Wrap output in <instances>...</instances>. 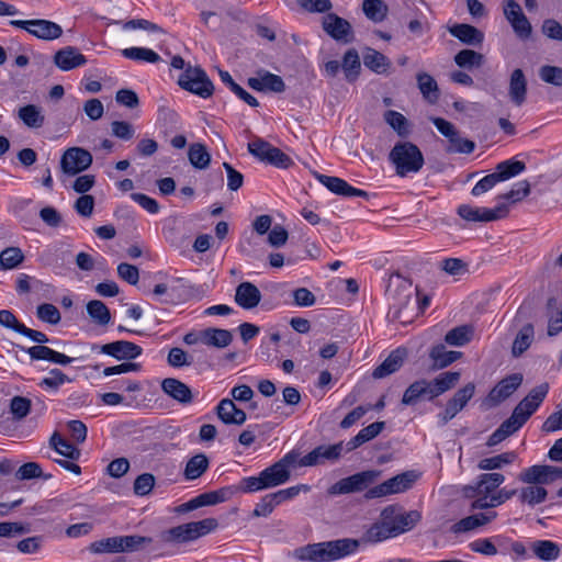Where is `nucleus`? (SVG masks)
Returning <instances> with one entry per match:
<instances>
[{
  "label": "nucleus",
  "instance_id": "f257e3e1",
  "mask_svg": "<svg viewBox=\"0 0 562 562\" xmlns=\"http://www.w3.org/2000/svg\"><path fill=\"white\" fill-rule=\"evenodd\" d=\"M359 544L351 538L308 543L290 551L289 557L301 562H333L355 553Z\"/></svg>",
  "mask_w": 562,
  "mask_h": 562
},
{
  "label": "nucleus",
  "instance_id": "f03ea898",
  "mask_svg": "<svg viewBox=\"0 0 562 562\" xmlns=\"http://www.w3.org/2000/svg\"><path fill=\"white\" fill-rule=\"evenodd\" d=\"M504 481L505 476L502 473H483L471 484L464 485L462 487L463 495L473 498L471 509H491L490 499L496 494Z\"/></svg>",
  "mask_w": 562,
  "mask_h": 562
},
{
  "label": "nucleus",
  "instance_id": "7ed1b4c3",
  "mask_svg": "<svg viewBox=\"0 0 562 562\" xmlns=\"http://www.w3.org/2000/svg\"><path fill=\"white\" fill-rule=\"evenodd\" d=\"M389 158L400 177L416 173L424 166V156L420 149L411 142L396 143L391 149Z\"/></svg>",
  "mask_w": 562,
  "mask_h": 562
},
{
  "label": "nucleus",
  "instance_id": "20e7f679",
  "mask_svg": "<svg viewBox=\"0 0 562 562\" xmlns=\"http://www.w3.org/2000/svg\"><path fill=\"white\" fill-rule=\"evenodd\" d=\"M248 151L260 161L277 168L288 169L293 165L289 155L262 138L257 137L248 143Z\"/></svg>",
  "mask_w": 562,
  "mask_h": 562
},
{
  "label": "nucleus",
  "instance_id": "39448f33",
  "mask_svg": "<svg viewBox=\"0 0 562 562\" xmlns=\"http://www.w3.org/2000/svg\"><path fill=\"white\" fill-rule=\"evenodd\" d=\"M381 519H385L395 537L412 530L422 519L418 510L403 512L398 505H389L381 512Z\"/></svg>",
  "mask_w": 562,
  "mask_h": 562
},
{
  "label": "nucleus",
  "instance_id": "423d86ee",
  "mask_svg": "<svg viewBox=\"0 0 562 562\" xmlns=\"http://www.w3.org/2000/svg\"><path fill=\"white\" fill-rule=\"evenodd\" d=\"M417 479L418 475L415 471L403 472L367 490L364 497L367 499H372L406 492L413 486Z\"/></svg>",
  "mask_w": 562,
  "mask_h": 562
},
{
  "label": "nucleus",
  "instance_id": "0eeeda50",
  "mask_svg": "<svg viewBox=\"0 0 562 562\" xmlns=\"http://www.w3.org/2000/svg\"><path fill=\"white\" fill-rule=\"evenodd\" d=\"M179 86L203 99L213 94L214 86L206 72L200 67L189 66L178 79Z\"/></svg>",
  "mask_w": 562,
  "mask_h": 562
},
{
  "label": "nucleus",
  "instance_id": "6e6552de",
  "mask_svg": "<svg viewBox=\"0 0 562 562\" xmlns=\"http://www.w3.org/2000/svg\"><path fill=\"white\" fill-rule=\"evenodd\" d=\"M381 472L376 470H367L344 477L333 484L328 492L331 495L350 494L367 490L380 476Z\"/></svg>",
  "mask_w": 562,
  "mask_h": 562
},
{
  "label": "nucleus",
  "instance_id": "1a4fd4ad",
  "mask_svg": "<svg viewBox=\"0 0 562 562\" xmlns=\"http://www.w3.org/2000/svg\"><path fill=\"white\" fill-rule=\"evenodd\" d=\"M10 24L25 30L31 35L43 41H53L60 37L63 34L61 26L49 20H12L10 21Z\"/></svg>",
  "mask_w": 562,
  "mask_h": 562
},
{
  "label": "nucleus",
  "instance_id": "9d476101",
  "mask_svg": "<svg viewBox=\"0 0 562 562\" xmlns=\"http://www.w3.org/2000/svg\"><path fill=\"white\" fill-rule=\"evenodd\" d=\"M503 13L520 40L530 37L532 26L516 0H503Z\"/></svg>",
  "mask_w": 562,
  "mask_h": 562
},
{
  "label": "nucleus",
  "instance_id": "9b49d317",
  "mask_svg": "<svg viewBox=\"0 0 562 562\" xmlns=\"http://www.w3.org/2000/svg\"><path fill=\"white\" fill-rule=\"evenodd\" d=\"M92 155L81 147H70L61 156V170L70 176L87 170L92 164Z\"/></svg>",
  "mask_w": 562,
  "mask_h": 562
},
{
  "label": "nucleus",
  "instance_id": "f8f14e48",
  "mask_svg": "<svg viewBox=\"0 0 562 562\" xmlns=\"http://www.w3.org/2000/svg\"><path fill=\"white\" fill-rule=\"evenodd\" d=\"M508 213V206L501 203L494 209L474 207L468 204H462L458 207V214L469 222H493L501 220Z\"/></svg>",
  "mask_w": 562,
  "mask_h": 562
},
{
  "label": "nucleus",
  "instance_id": "ddd939ff",
  "mask_svg": "<svg viewBox=\"0 0 562 562\" xmlns=\"http://www.w3.org/2000/svg\"><path fill=\"white\" fill-rule=\"evenodd\" d=\"M345 447L346 446L342 441L329 446H318L301 458L299 460V465L315 467L324 463L325 461H336L341 457Z\"/></svg>",
  "mask_w": 562,
  "mask_h": 562
},
{
  "label": "nucleus",
  "instance_id": "4468645a",
  "mask_svg": "<svg viewBox=\"0 0 562 562\" xmlns=\"http://www.w3.org/2000/svg\"><path fill=\"white\" fill-rule=\"evenodd\" d=\"M323 30L334 40L342 43H350L353 38L350 23L335 13H327L323 18Z\"/></svg>",
  "mask_w": 562,
  "mask_h": 562
},
{
  "label": "nucleus",
  "instance_id": "2eb2a0df",
  "mask_svg": "<svg viewBox=\"0 0 562 562\" xmlns=\"http://www.w3.org/2000/svg\"><path fill=\"white\" fill-rule=\"evenodd\" d=\"M102 353L114 358L117 361H130L138 358L143 348L135 342L128 340H115L104 344Z\"/></svg>",
  "mask_w": 562,
  "mask_h": 562
},
{
  "label": "nucleus",
  "instance_id": "dca6fc26",
  "mask_svg": "<svg viewBox=\"0 0 562 562\" xmlns=\"http://www.w3.org/2000/svg\"><path fill=\"white\" fill-rule=\"evenodd\" d=\"M522 374L513 373L502 379L488 393V401L498 405L507 400L522 383Z\"/></svg>",
  "mask_w": 562,
  "mask_h": 562
},
{
  "label": "nucleus",
  "instance_id": "f3484780",
  "mask_svg": "<svg viewBox=\"0 0 562 562\" xmlns=\"http://www.w3.org/2000/svg\"><path fill=\"white\" fill-rule=\"evenodd\" d=\"M53 61L61 71H69L85 66L88 60L78 48L74 46H65L55 53Z\"/></svg>",
  "mask_w": 562,
  "mask_h": 562
},
{
  "label": "nucleus",
  "instance_id": "a211bd4d",
  "mask_svg": "<svg viewBox=\"0 0 562 562\" xmlns=\"http://www.w3.org/2000/svg\"><path fill=\"white\" fill-rule=\"evenodd\" d=\"M248 86L256 91H271L281 93L285 90L283 79L267 70L258 71V77L248 79Z\"/></svg>",
  "mask_w": 562,
  "mask_h": 562
},
{
  "label": "nucleus",
  "instance_id": "6ab92c4d",
  "mask_svg": "<svg viewBox=\"0 0 562 562\" xmlns=\"http://www.w3.org/2000/svg\"><path fill=\"white\" fill-rule=\"evenodd\" d=\"M435 394L430 381L420 379L412 383L404 392L402 403L404 405H415L420 400L431 401Z\"/></svg>",
  "mask_w": 562,
  "mask_h": 562
},
{
  "label": "nucleus",
  "instance_id": "aec40b11",
  "mask_svg": "<svg viewBox=\"0 0 562 562\" xmlns=\"http://www.w3.org/2000/svg\"><path fill=\"white\" fill-rule=\"evenodd\" d=\"M261 301L260 290L251 282L245 281L237 285L235 291V302L245 310H252Z\"/></svg>",
  "mask_w": 562,
  "mask_h": 562
},
{
  "label": "nucleus",
  "instance_id": "412c9836",
  "mask_svg": "<svg viewBox=\"0 0 562 562\" xmlns=\"http://www.w3.org/2000/svg\"><path fill=\"white\" fill-rule=\"evenodd\" d=\"M22 350L29 353L31 360H46L60 366H67L74 361V358H70L43 345H37L30 348L22 347Z\"/></svg>",
  "mask_w": 562,
  "mask_h": 562
},
{
  "label": "nucleus",
  "instance_id": "4be33fe9",
  "mask_svg": "<svg viewBox=\"0 0 562 562\" xmlns=\"http://www.w3.org/2000/svg\"><path fill=\"white\" fill-rule=\"evenodd\" d=\"M161 390L175 401L189 404L193 400L191 389L176 378H167L161 382Z\"/></svg>",
  "mask_w": 562,
  "mask_h": 562
},
{
  "label": "nucleus",
  "instance_id": "5701e85b",
  "mask_svg": "<svg viewBox=\"0 0 562 562\" xmlns=\"http://www.w3.org/2000/svg\"><path fill=\"white\" fill-rule=\"evenodd\" d=\"M508 95L516 106H521L527 99V79L520 68L515 69L509 78Z\"/></svg>",
  "mask_w": 562,
  "mask_h": 562
},
{
  "label": "nucleus",
  "instance_id": "b1692460",
  "mask_svg": "<svg viewBox=\"0 0 562 562\" xmlns=\"http://www.w3.org/2000/svg\"><path fill=\"white\" fill-rule=\"evenodd\" d=\"M159 539L165 543L181 544L195 540L191 522L182 524L159 533Z\"/></svg>",
  "mask_w": 562,
  "mask_h": 562
},
{
  "label": "nucleus",
  "instance_id": "393cba45",
  "mask_svg": "<svg viewBox=\"0 0 562 562\" xmlns=\"http://www.w3.org/2000/svg\"><path fill=\"white\" fill-rule=\"evenodd\" d=\"M405 357H406L405 349L397 348V349L393 350L389 355V357L373 370L372 376L374 379H382V378H385V376L396 372L402 367Z\"/></svg>",
  "mask_w": 562,
  "mask_h": 562
},
{
  "label": "nucleus",
  "instance_id": "a878e982",
  "mask_svg": "<svg viewBox=\"0 0 562 562\" xmlns=\"http://www.w3.org/2000/svg\"><path fill=\"white\" fill-rule=\"evenodd\" d=\"M452 36L467 45H481L484 40V34L473 25L470 24H456L449 29Z\"/></svg>",
  "mask_w": 562,
  "mask_h": 562
},
{
  "label": "nucleus",
  "instance_id": "bb28decb",
  "mask_svg": "<svg viewBox=\"0 0 562 562\" xmlns=\"http://www.w3.org/2000/svg\"><path fill=\"white\" fill-rule=\"evenodd\" d=\"M384 422H374L369 426L362 428L353 438L346 443V451L350 452L363 443L374 439L384 429Z\"/></svg>",
  "mask_w": 562,
  "mask_h": 562
},
{
  "label": "nucleus",
  "instance_id": "cd10ccee",
  "mask_svg": "<svg viewBox=\"0 0 562 562\" xmlns=\"http://www.w3.org/2000/svg\"><path fill=\"white\" fill-rule=\"evenodd\" d=\"M235 494L234 486H225L217 491L202 493L194 497L196 508L212 506L228 501Z\"/></svg>",
  "mask_w": 562,
  "mask_h": 562
},
{
  "label": "nucleus",
  "instance_id": "c85d7f7f",
  "mask_svg": "<svg viewBox=\"0 0 562 562\" xmlns=\"http://www.w3.org/2000/svg\"><path fill=\"white\" fill-rule=\"evenodd\" d=\"M233 341V335L228 329L210 327L202 330V344L216 348H225Z\"/></svg>",
  "mask_w": 562,
  "mask_h": 562
},
{
  "label": "nucleus",
  "instance_id": "c756f323",
  "mask_svg": "<svg viewBox=\"0 0 562 562\" xmlns=\"http://www.w3.org/2000/svg\"><path fill=\"white\" fill-rule=\"evenodd\" d=\"M363 64L379 75L387 72L391 67V60L385 55L370 47L363 52Z\"/></svg>",
  "mask_w": 562,
  "mask_h": 562
},
{
  "label": "nucleus",
  "instance_id": "7c9ffc66",
  "mask_svg": "<svg viewBox=\"0 0 562 562\" xmlns=\"http://www.w3.org/2000/svg\"><path fill=\"white\" fill-rule=\"evenodd\" d=\"M535 557L541 561H554L560 555V547L551 540H535L530 543Z\"/></svg>",
  "mask_w": 562,
  "mask_h": 562
},
{
  "label": "nucleus",
  "instance_id": "2f4dec72",
  "mask_svg": "<svg viewBox=\"0 0 562 562\" xmlns=\"http://www.w3.org/2000/svg\"><path fill=\"white\" fill-rule=\"evenodd\" d=\"M261 475L265 480L267 488H272L286 483L290 480L291 471H286L278 462L262 470Z\"/></svg>",
  "mask_w": 562,
  "mask_h": 562
},
{
  "label": "nucleus",
  "instance_id": "473e14b6",
  "mask_svg": "<svg viewBox=\"0 0 562 562\" xmlns=\"http://www.w3.org/2000/svg\"><path fill=\"white\" fill-rule=\"evenodd\" d=\"M341 69L348 82H353L358 79L361 70V63L359 54L355 48H350L345 53Z\"/></svg>",
  "mask_w": 562,
  "mask_h": 562
},
{
  "label": "nucleus",
  "instance_id": "72a5a7b5",
  "mask_svg": "<svg viewBox=\"0 0 562 562\" xmlns=\"http://www.w3.org/2000/svg\"><path fill=\"white\" fill-rule=\"evenodd\" d=\"M462 356L460 351L447 350L443 345L434 346L430 349L429 357L434 361V367L437 369H442L454 361H457Z\"/></svg>",
  "mask_w": 562,
  "mask_h": 562
},
{
  "label": "nucleus",
  "instance_id": "f704fd0d",
  "mask_svg": "<svg viewBox=\"0 0 562 562\" xmlns=\"http://www.w3.org/2000/svg\"><path fill=\"white\" fill-rule=\"evenodd\" d=\"M209 459L204 453H198L190 458L184 468V479L192 481L199 479L209 469Z\"/></svg>",
  "mask_w": 562,
  "mask_h": 562
},
{
  "label": "nucleus",
  "instance_id": "c9c22d12",
  "mask_svg": "<svg viewBox=\"0 0 562 562\" xmlns=\"http://www.w3.org/2000/svg\"><path fill=\"white\" fill-rule=\"evenodd\" d=\"M395 537L385 519L373 524L362 536L363 542L376 543Z\"/></svg>",
  "mask_w": 562,
  "mask_h": 562
},
{
  "label": "nucleus",
  "instance_id": "e433bc0d",
  "mask_svg": "<svg viewBox=\"0 0 562 562\" xmlns=\"http://www.w3.org/2000/svg\"><path fill=\"white\" fill-rule=\"evenodd\" d=\"M460 376V372L447 371L440 373L434 380H430L435 397H438L445 392L451 390L459 382Z\"/></svg>",
  "mask_w": 562,
  "mask_h": 562
},
{
  "label": "nucleus",
  "instance_id": "4c0bfd02",
  "mask_svg": "<svg viewBox=\"0 0 562 562\" xmlns=\"http://www.w3.org/2000/svg\"><path fill=\"white\" fill-rule=\"evenodd\" d=\"M535 337L533 326L531 324H526L516 335L512 353L514 357L521 356L531 345Z\"/></svg>",
  "mask_w": 562,
  "mask_h": 562
},
{
  "label": "nucleus",
  "instance_id": "58836bf2",
  "mask_svg": "<svg viewBox=\"0 0 562 562\" xmlns=\"http://www.w3.org/2000/svg\"><path fill=\"white\" fill-rule=\"evenodd\" d=\"M525 169L526 165L524 161L507 159L497 164L494 173L499 181H505L521 173Z\"/></svg>",
  "mask_w": 562,
  "mask_h": 562
},
{
  "label": "nucleus",
  "instance_id": "ea45409f",
  "mask_svg": "<svg viewBox=\"0 0 562 562\" xmlns=\"http://www.w3.org/2000/svg\"><path fill=\"white\" fill-rule=\"evenodd\" d=\"M49 445L63 457L69 460H78L80 458V450L71 442L61 438L58 432H54L49 439Z\"/></svg>",
  "mask_w": 562,
  "mask_h": 562
},
{
  "label": "nucleus",
  "instance_id": "a19ab883",
  "mask_svg": "<svg viewBox=\"0 0 562 562\" xmlns=\"http://www.w3.org/2000/svg\"><path fill=\"white\" fill-rule=\"evenodd\" d=\"M188 158L194 168L201 170L206 169L211 162V155L201 143H194L189 147Z\"/></svg>",
  "mask_w": 562,
  "mask_h": 562
},
{
  "label": "nucleus",
  "instance_id": "79ce46f5",
  "mask_svg": "<svg viewBox=\"0 0 562 562\" xmlns=\"http://www.w3.org/2000/svg\"><path fill=\"white\" fill-rule=\"evenodd\" d=\"M121 53L125 58L136 61L156 64L161 59L155 50L146 47H128L122 49Z\"/></svg>",
  "mask_w": 562,
  "mask_h": 562
},
{
  "label": "nucleus",
  "instance_id": "37998d69",
  "mask_svg": "<svg viewBox=\"0 0 562 562\" xmlns=\"http://www.w3.org/2000/svg\"><path fill=\"white\" fill-rule=\"evenodd\" d=\"M516 458L517 454L514 451L504 452L494 457L484 458L480 460L477 463V468L484 471L501 469L504 465L514 462Z\"/></svg>",
  "mask_w": 562,
  "mask_h": 562
},
{
  "label": "nucleus",
  "instance_id": "c03bdc74",
  "mask_svg": "<svg viewBox=\"0 0 562 562\" xmlns=\"http://www.w3.org/2000/svg\"><path fill=\"white\" fill-rule=\"evenodd\" d=\"M19 117L27 127L31 128L42 127L45 121L44 115L41 113V109L34 104L20 108Z\"/></svg>",
  "mask_w": 562,
  "mask_h": 562
},
{
  "label": "nucleus",
  "instance_id": "a18cd8bd",
  "mask_svg": "<svg viewBox=\"0 0 562 562\" xmlns=\"http://www.w3.org/2000/svg\"><path fill=\"white\" fill-rule=\"evenodd\" d=\"M418 88L426 100L435 103L439 98V91L436 80L426 72L417 75Z\"/></svg>",
  "mask_w": 562,
  "mask_h": 562
},
{
  "label": "nucleus",
  "instance_id": "49530a36",
  "mask_svg": "<svg viewBox=\"0 0 562 562\" xmlns=\"http://www.w3.org/2000/svg\"><path fill=\"white\" fill-rule=\"evenodd\" d=\"M472 335L473 329L471 326H457L446 334L445 341L450 346L461 347L471 340Z\"/></svg>",
  "mask_w": 562,
  "mask_h": 562
},
{
  "label": "nucleus",
  "instance_id": "de8ad7c7",
  "mask_svg": "<svg viewBox=\"0 0 562 562\" xmlns=\"http://www.w3.org/2000/svg\"><path fill=\"white\" fill-rule=\"evenodd\" d=\"M70 382L71 379L61 370L52 369L49 370L48 375L40 381L38 385L45 391L57 392L61 385Z\"/></svg>",
  "mask_w": 562,
  "mask_h": 562
},
{
  "label": "nucleus",
  "instance_id": "09e8293b",
  "mask_svg": "<svg viewBox=\"0 0 562 562\" xmlns=\"http://www.w3.org/2000/svg\"><path fill=\"white\" fill-rule=\"evenodd\" d=\"M362 10L366 16L375 23L382 22L389 11L387 5L382 0H364Z\"/></svg>",
  "mask_w": 562,
  "mask_h": 562
},
{
  "label": "nucleus",
  "instance_id": "8fccbe9b",
  "mask_svg": "<svg viewBox=\"0 0 562 562\" xmlns=\"http://www.w3.org/2000/svg\"><path fill=\"white\" fill-rule=\"evenodd\" d=\"M475 392V384L470 382L462 389L458 390L454 395L448 401V405L458 414L464 408L468 402L473 397Z\"/></svg>",
  "mask_w": 562,
  "mask_h": 562
},
{
  "label": "nucleus",
  "instance_id": "3c124183",
  "mask_svg": "<svg viewBox=\"0 0 562 562\" xmlns=\"http://www.w3.org/2000/svg\"><path fill=\"white\" fill-rule=\"evenodd\" d=\"M121 552H136L153 542L150 537L139 535L119 536Z\"/></svg>",
  "mask_w": 562,
  "mask_h": 562
},
{
  "label": "nucleus",
  "instance_id": "603ef678",
  "mask_svg": "<svg viewBox=\"0 0 562 562\" xmlns=\"http://www.w3.org/2000/svg\"><path fill=\"white\" fill-rule=\"evenodd\" d=\"M87 313L98 325H106L111 319L108 306L99 300H92L87 304Z\"/></svg>",
  "mask_w": 562,
  "mask_h": 562
},
{
  "label": "nucleus",
  "instance_id": "864d4df0",
  "mask_svg": "<svg viewBox=\"0 0 562 562\" xmlns=\"http://www.w3.org/2000/svg\"><path fill=\"white\" fill-rule=\"evenodd\" d=\"M384 120L401 137L409 135L411 131L408 121L402 113L394 110H387L384 113Z\"/></svg>",
  "mask_w": 562,
  "mask_h": 562
},
{
  "label": "nucleus",
  "instance_id": "5fc2aeb1",
  "mask_svg": "<svg viewBox=\"0 0 562 562\" xmlns=\"http://www.w3.org/2000/svg\"><path fill=\"white\" fill-rule=\"evenodd\" d=\"M483 61L484 56L472 49H462L454 56V63L461 68L481 67Z\"/></svg>",
  "mask_w": 562,
  "mask_h": 562
},
{
  "label": "nucleus",
  "instance_id": "6e6d98bb",
  "mask_svg": "<svg viewBox=\"0 0 562 562\" xmlns=\"http://www.w3.org/2000/svg\"><path fill=\"white\" fill-rule=\"evenodd\" d=\"M89 550L94 554L120 553V538L115 536L94 541L89 546Z\"/></svg>",
  "mask_w": 562,
  "mask_h": 562
},
{
  "label": "nucleus",
  "instance_id": "4d7b16f0",
  "mask_svg": "<svg viewBox=\"0 0 562 562\" xmlns=\"http://www.w3.org/2000/svg\"><path fill=\"white\" fill-rule=\"evenodd\" d=\"M24 259V255L18 247H8L0 252V266L4 270L16 268Z\"/></svg>",
  "mask_w": 562,
  "mask_h": 562
},
{
  "label": "nucleus",
  "instance_id": "13d9d810",
  "mask_svg": "<svg viewBox=\"0 0 562 562\" xmlns=\"http://www.w3.org/2000/svg\"><path fill=\"white\" fill-rule=\"evenodd\" d=\"M547 494V490L541 486H528L520 491L519 499L521 503L535 506L544 502Z\"/></svg>",
  "mask_w": 562,
  "mask_h": 562
},
{
  "label": "nucleus",
  "instance_id": "bf43d9fd",
  "mask_svg": "<svg viewBox=\"0 0 562 562\" xmlns=\"http://www.w3.org/2000/svg\"><path fill=\"white\" fill-rule=\"evenodd\" d=\"M235 493L236 492H243V493H255L262 490H267L265 480L259 473L258 476H247L243 477L237 486H234Z\"/></svg>",
  "mask_w": 562,
  "mask_h": 562
},
{
  "label": "nucleus",
  "instance_id": "052dcab7",
  "mask_svg": "<svg viewBox=\"0 0 562 562\" xmlns=\"http://www.w3.org/2000/svg\"><path fill=\"white\" fill-rule=\"evenodd\" d=\"M16 477L21 481L43 477L48 480L52 477L50 474H44L41 465L37 462H26L22 464L16 471Z\"/></svg>",
  "mask_w": 562,
  "mask_h": 562
},
{
  "label": "nucleus",
  "instance_id": "680f3d73",
  "mask_svg": "<svg viewBox=\"0 0 562 562\" xmlns=\"http://www.w3.org/2000/svg\"><path fill=\"white\" fill-rule=\"evenodd\" d=\"M31 528L27 524L20 521H2L0 522V537L13 538L29 533Z\"/></svg>",
  "mask_w": 562,
  "mask_h": 562
},
{
  "label": "nucleus",
  "instance_id": "e2e57ef3",
  "mask_svg": "<svg viewBox=\"0 0 562 562\" xmlns=\"http://www.w3.org/2000/svg\"><path fill=\"white\" fill-rule=\"evenodd\" d=\"M36 316L50 325L58 324L61 318L59 310L52 303L40 304L36 308Z\"/></svg>",
  "mask_w": 562,
  "mask_h": 562
},
{
  "label": "nucleus",
  "instance_id": "0e129e2a",
  "mask_svg": "<svg viewBox=\"0 0 562 562\" xmlns=\"http://www.w3.org/2000/svg\"><path fill=\"white\" fill-rule=\"evenodd\" d=\"M543 465H532L519 474V480L528 484H547Z\"/></svg>",
  "mask_w": 562,
  "mask_h": 562
},
{
  "label": "nucleus",
  "instance_id": "69168bd1",
  "mask_svg": "<svg viewBox=\"0 0 562 562\" xmlns=\"http://www.w3.org/2000/svg\"><path fill=\"white\" fill-rule=\"evenodd\" d=\"M539 77L546 83L555 87H562V68L558 66L544 65L539 69Z\"/></svg>",
  "mask_w": 562,
  "mask_h": 562
},
{
  "label": "nucleus",
  "instance_id": "338daca9",
  "mask_svg": "<svg viewBox=\"0 0 562 562\" xmlns=\"http://www.w3.org/2000/svg\"><path fill=\"white\" fill-rule=\"evenodd\" d=\"M31 409V401L24 396H14L10 401V412L13 418L21 420L26 417Z\"/></svg>",
  "mask_w": 562,
  "mask_h": 562
},
{
  "label": "nucleus",
  "instance_id": "774afa93",
  "mask_svg": "<svg viewBox=\"0 0 562 562\" xmlns=\"http://www.w3.org/2000/svg\"><path fill=\"white\" fill-rule=\"evenodd\" d=\"M167 362L170 367L182 368L191 366L193 363V358L190 357L183 349L173 347L168 352Z\"/></svg>",
  "mask_w": 562,
  "mask_h": 562
}]
</instances>
